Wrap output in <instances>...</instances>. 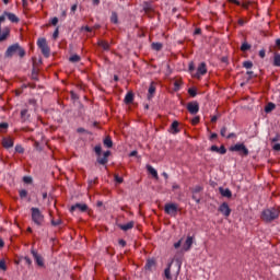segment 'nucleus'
I'll return each mask as SVG.
<instances>
[{"label": "nucleus", "instance_id": "nucleus-45", "mask_svg": "<svg viewBox=\"0 0 280 280\" xmlns=\"http://www.w3.org/2000/svg\"><path fill=\"white\" fill-rule=\"evenodd\" d=\"M219 154H226V149L223 145L219 148Z\"/></svg>", "mask_w": 280, "mask_h": 280}, {"label": "nucleus", "instance_id": "nucleus-36", "mask_svg": "<svg viewBox=\"0 0 280 280\" xmlns=\"http://www.w3.org/2000/svg\"><path fill=\"white\" fill-rule=\"evenodd\" d=\"M61 220L60 219H57V220H51V224H52V226H59V224H61Z\"/></svg>", "mask_w": 280, "mask_h": 280}, {"label": "nucleus", "instance_id": "nucleus-29", "mask_svg": "<svg viewBox=\"0 0 280 280\" xmlns=\"http://www.w3.org/2000/svg\"><path fill=\"white\" fill-rule=\"evenodd\" d=\"M250 49V45L248 43H243L241 46V51H248Z\"/></svg>", "mask_w": 280, "mask_h": 280}, {"label": "nucleus", "instance_id": "nucleus-42", "mask_svg": "<svg viewBox=\"0 0 280 280\" xmlns=\"http://www.w3.org/2000/svg\"><path fill=\"white\" fill-rule=\"evenodd\" d=\"M23 182L26 184H30V183H32V177L25 176V177H23Z\"/></svg>", "mask_w": 280, "mask_h": 280}, {"label": "nucleus", "instance_id": "nucleus-5", "mask_svg": "<svg viewBox=\"0 0 280 280\" xmlns=\"http://www.w3.org/2000/svg\"><path fill=\"white\" fill-rule=\"evenodd\" d=\"M231 152H238L241 156H248V149L244 143H236L230 148Z\"/></svg>", "mask_w": 280, "mask_h": 280}, {"label": "nucleus", "instance_id": "nucleus-8", "mask_svg": "<svg viewBox=\"0 0 280 280\" xmlns=\"http://www.w3.org/2000/svg\"><path fill=\"white\" fill-rule=\"evenodd\" d=\"M187 110L190 113V115H198L200 105H198V102H190L187 104Z\"/></svg>", "mask_w": 280, "mask_h": 280}, {"label": "nucleus", "instance_id": "nucleus-27", "mask_svg": "<svg viewBox=\"0 0 280 280\" xmlns=\"http://www.w3.org/2000/svg\"><path fill=\"white\" fill-rule=\"evenodd\" d=\"M153 266H155L154 260H148L145 265V270H152Z\"/></svg>", "mask_w": 280, "mask_h": 280}, {"label": "nucleus", "instance_id": "nucleus-21", "mask_svg": "<svg viewBox=\"0 0 280 280\" xmlns=\"http://www.w3.org/2000/svg\"><path fill=\"white\" fill-rule=\"evenodd\" d=\"M132 100H135V95H132V93H127V95L125 96V104H132Z\"/></svg>", "mask_w": 280, "mask_h": 280}, {"label": "nucleus", "instance_id": "nucleus-9", "mask_svg": "<svg viewBox=\"0 0 280 280\" xmlns=\"http://www.w3.org/2000/svg\"><path fill=\"white\" fill-rule=\"evenodd\" d=\"M194 245V236H187L185 243L182 246V250L185 253L191 250V246Z\"/></svg>", "mask_w": 280, "mask_h": 280}, {"label": "nucleus", "instance_id": "nucleus-61", "mask_svg": "<svg viewBox=\"0 0 280 280\" xmlns=\"http://www.w3.org/2000/svg\"><path fill=\"white\" fill-rule=\"evenodd\" d=\"M211 121H212V124H215V121H218V116H213V117L211 118Z\"/></svg>", "mask_w": 280, "mask_h": 280}, {"label": "nucleus", "instance_id": "nucleus-1", "mask_svg": "<svg viewBox=\"0 0 280 280\" xmlns=\"http://www.w3.org/2000/svg\"><path fill=\"white\" fill-rule=\"evenodd\" d=\"M279 209L277 208L265 209L261 212V220H264V222H272L273 220H277V218H279Z\"/></svg>", "mask_w": 280, "mask_h": 280}, {"label": "nucleus", "instance_id": "nucleus-17", "mask_svg": "<svg viewBox=\"0 0 280 280\" xmlns=\"http://www.w3.org/2000/svg\"><path fill=\"white\" fill-rule=\"evenodd\" d=\"M219 191L221 194V196H223L224 198H231V196H233V194L231 192V190L229 188H219Z\"/></svg>", "mask_w": 280, "mask_h": 280}, {"label": "nucleus", "instance_id": "nucleus-33", "mask_svg": "<svg viewBox=\"0 0 280 280\" xmlns=\"http://www.w3.org/2000/svg\"><path fill=\"white\" fill-rule=\"evenodd\" d=\"M243 67H245V69H253V62H250V61H244V62H243Z\"/></svg>", "mask_w": 280, "mask_h": 280}, {"label": "nucleus", "instance_id": "nucleus-2", "mask_svg": "<svg viewBox=\"0 0 280 280\" xmlns=\"http://www.w3.org/2000/svg\"><path fill=\"white\" fill-rule=\"evenodd\" d=\"M31 218L37 226H43V223L45 222V215H43V212L38 208H31Z\"/></svg>", "mask_w": 280, "mask_h": 280}, {"label": "nucleus", "instance_id": "nucleus-54", "mask_svg": "<svg viewBox=\"0 0 280 280\" xmlns=\"http://www.w3.org/2000/svg\"><path fill=\"white\" fill-rule=\"evenodd\" d=\"M230 3H235V5H241L240 0H229Z\"/></svg>", "mask_w": 280, "mask_h": 280}, {"label": "nucleus", "instance_id": "nucleus-48", "mask_svg": "<svg viewBox=\"0 0 280 280\" xmlns=\"http://www.w3.org/2000/svg\"><path fill=\"white\" fill-rule=\"evenodd\" d=\"M220 148H218V145H212L211 147V152H218L219 153Z\"/></svg>", "mask_w": 280, "mask_h": 280}, {"label": "nucleus", "instance_id": "nucleus-7", "mask_svg": "<svg viewBox=\"0 0 280 280\" xmlns=\"http://www.w3.org/2000/svg\"><path fill=\"white\" fill-rule=\"evenodd\" d=\"M164 211L165 213H167V215H176V213H178V205L166 203L164 207Z\"/></svg>", "mask_w": 280, "mask_h": 280}, {"label": "nucleus", "instance_id": "nucleus-4", "mask_svg": "<svg viewBox=\"0 0 280 280\" xmlns=\"http://www.w3.org/2000/svg\"><path fill=\"white\" fill-rule=\"evenodd\" d=\"M5 21V16H0V43H3L4 40L10 38V26L1 27V23Z\"/></svg>", "mask_w": 280, "mask_h": 280}, {"label": "nucleus", "instance_id": "nucleus-11", "mask_svg": "<svg viewBox=\"0 0 280 280\" xmlns=\"http://www.w3.org/2000/svg\"><path fill=\"white\" fill-rule=\"evenodd\" d=\"M77 209H79V211L84 212L88 211L89 206H86V203H75L70 208L71 213H73V211H77Z\"/></svg>", "mask_w": 280, "mask_h": 280}, {"label": "nucleus", "instance_id": "nucleus-53", "mask_svg": "<svg viewBox=\"0 0 280 280\" xmlns=\"http://www.w3.org/2000/svg\"><path fill=\"white\" fill-rule=\"evenodd\" d=\"M118 244H119V246H122V248H124V246H126V241L119 240V241H118Z\"/></svg>", "mask_w": 280, "mask_h": 280}, {"label": "nucleus", "instance_id": "nucleus-10", "mask_svg": "<svg viewBox=\"0 0 280 280\" xmlns=\"http://www.w3.org/2000/svg\"><path fill=\"white\" fill-rule=\"evenodd\" d=\"M219 211L220 213H222V215H224L225 218H229V215H231V208L229 207V203L223 202L220 207H219Z\"/></svg>", "mask_w": 280, "mask_h": 280}, {"label": "nucleus", "instance_id": "nucleus-52", "mask_svg": "<svg viewBox=\"0 0 280 280\" xmlns=\"http://www.w3.org/2000/svg\"><path fill=\"white\" fill-rule=\"evenodd\" d=\"M58 34H59V31H58V28H56V31L54 32V34H52V38H58Z\"/></svg>", "mask_w": 280, "mask_h": 280}, {"label": "nucleus", "instance_id": "nucleus-50", "mask_svg": "<svg viewBox=\"0 0 280 280\" xmlns=\"http://www.w3.org/2000/svg\"><path fill=\"white\" fill-rule=\"evenodd\" d=\"M273 150H276V152H280V143H276L273 145Z\"/></svg>", "mask_w": 280, "mask_h": 280}, {"label": "nucleus", "instance_id": "nucleus-25", "mask_svg": "<svg viewBox=\"0 0 280 280\" xmlns=\"http://www.w3.org/2000/svg\"><path fill=\"white\" fill-rule=\"evenodd\" d=\"M104 145H106V148H113V140L110 139V137H106L104 139Z\"/></svg>", "mask_w": 280, "mask_h": 280}, {"label": "nucleus", "instance_id": "nucleus-41", "mask_svg": "<svg viewBox=\"0 0 280 280\" xmlns=\"http://www.w3.org/2000/svg\"><path fill=\"white\" fill-rule=\"evenodd\" d=\"M94 151L96 152V154H102V147L101 145H96L95 148H94Z\"/></svg>", "mask_w": 280, "mask_h": 280}, {"label": "nucleus", "instance_id": "nucleus-40", "mask_svg": "<svg viewBox=\"0 0 280 280\" xmlns=\"http://www.w3.org/2000/svg\"><path fill=\"white\" fill-rule=\"evenodd\" d=\"M115 180L116 183L121 184L124 183V177H119V175H115Z\"/></svg>", "mask_w": 280, "mask_h": 280}, {"label": "nucleus", "instance_id": "nucleus-38", "mask_svg": "<svg viewBox=\"0 0 280 280\" xmlns=\"http://www.w3.org/2000/svg\"><path fill=\"white\" fill-rule=\"evenodd\" d=\"M0 270H8V267L5 266V260H0Z\"/></svg>", "mask_w": 280, "mask_h": 280}, {"label": "nucleus", "instance_id": "nucleus-49", "mask_svg": "<svg viewBox=\"0 0 280 280\" xmlns=\"http://www.w3.org/2000/svg\"><path fill=\"white\" fill-rule=\"evenodd\" d=\"M200 122V117H195L192 119V125L196 126V124H199Z\"/></svg>", "mask_w": 280, "mask_h": 280}, {"label": "nucleus", "instance_id": "nucleus-22", "mask_svg": "<svg viewBox=\"0 0 280 280\" xmlns=\"http://www.w3.org/2000/svg\"><path fill=\"white\" fill-rule=\"evenodd\" d=\"M171 130H172L173 135L178 133V121L175 120L172 122Z\"/></svg>", "mask_w": 280, "mask_h": 280}, {"label": "nucleus", "instance_id": "nucleus-30", "mask_svg": "<svg viewBox=\"0 0 280 280\" xmlns=\"http://www.w3.org/2000/svg\"><path fill=\"white\" fill-rule=\"evenodd\" d=\"M97 161H98V163L101 165H106L108 163V159H106L104 156L103 158H98Z\"/></svg>", "mask_w": 280, "mask_h": 280}, {"label": "nucleus", "instance_id": "nucleus-13", "mask_svg": "<svg viewBox=\"0 0 280 280\" xmlns=\"http://www.w3.org/2000/svg\"><path fill=\"white\" fill-rule=\"evenodd\" d=\"M207 73V63L201 62L198 66L196 78H200L201 75H205Z\"/></svg>", "mask_w": 280, "mask_h": 280}, {"label": "nucleus", "instance_id": "nucleus-56", "mask_svg": "<svg viewBox=\"0 0 280 280\" xmlns=\"http://www.w3.org/2000/svg\"><path fill=\"white\" fill-rule=\"evenodd\" d=\"M173 190L180 189V186L178 184H173Z\"/></svg>", "mask_w": 280, "mask_h": 280}, {"label": "nucleus", "instance_id": "nucleus-43", "mask_svg": "<svg viewBox=\"0 0 280 280\" xmlns=\"http://www.w3.org/2000/svg\"><path fill=\"white\" fill-rule=\"evenodd\" d=\"M182 244H183V238L179 240L177 243H174V248H180Z\"/></svg>", "mask_w": 280, "mask_h": 280}, {"label": "nucleus", "instance_id": "nucleus-31", "mask_svg": "<svg viewBox=\"0 0 280 280\" xmlns=\"http://www.w3.org/2000/svg\"><path fill=\"white\" fill-rule=\"evenodd\" d=\"M70 62H80V56L73 55L70 57Z\"/></svg>", "mask_w": 280, "mask_h": 280}, {"label": "nucleus", "instance_id": "nucleus-62", "mask_svg": "<svg viewBox=\"0 0 280 280\" xmlns=\"http://www.w3.org/2000/svg\"><path fill=\"white\" fill-rule=\"evenodd\" d=\"M246 22L242 19L238 20V25H244Z\"/></svg>", "mask_w": 280, "mask_h": 280}, {"label": "nucleus", "instance_id": "nucleus-6", "mask_svg": "<svg viewBox=\"0 0 280 280\" xmlns=\"http://www.w3.org/2000/svg\"><path fill=\"white\" fill-rule=\"evenodd\" d=\"M37 46L42 50V54L46 57L49 58V46L47 45V39L46 38H40L37 40Z\"/></svg>", "mask_w": 280, "mask_h": 280}, {"label": "nucleus", "instance_id": "nucleus-44", "mask_svg": "<svg viewBox=\"0 0 280 280\" xmlns=\"http://www.w3.org/2000/svg\"><path fill=\"white\" fill-rule=\"evenodd\" d=\"M221 137H226V127H223L220 131Z\"/></svg>", "mask_w": 280, "mask_h": 280}, {"label": "nucleus", "instance_id": "nucleus-34", "mask_svg": "<svg viewBox=\"0 0 280 280\" xmlns=\"http://www.w3.org/2000/svg\"><path fill=\"white\" fill-rule=\"evenodd\" d=\"M164 275L167 279H172V271H171L170 267L165 269Z\"/></svg>", "mask_w": 280, "mask_h": 280}, {"label": "nucleus", "instance_id": "nucleus-26", "mask_svg": "<svg viewBox=\"0 0 280 280\" xmlns=\"http://www.w3.org/2000/svg\"><path fill=\"white\" fill-rule=\"evenodd\" d=\"M273 65H275V67H280V55L279 54L275 55Z\"/></svg>", "mask_w": 280, "mask_h": 280}, {"label": "nucleus", "instance_id": "nucleus-63", "mask_svg": "<svg viewBox=\"0 0 280 280\" xmlns=\"http://www.w3.org/2000/svg\"><path fill=\"white\" fill-rule=\"evenodd\" d=\"M129 156H137V151H132Z\"/></svg>", "mask_w": 280, "mask_h": 280}, {"label": "nucleus", "instance_id": "nucleus-16", "mask_svg": "<svg viewBox=\"0 0 280 280\" xmlns=\"http://www.w3.org/2000/svg\"><path fill=\"white\" fill-rule=\"evenodd\" d=\"M121 231H130V229H135V221H130L126 224L118 225Z\"/></svg>", "mask_w": 280, "mask_h": 280}, {"label": "nucleus", "instance_id": "nucleus-32", "mask_svg": "<svg viewBox=\"0 0 280 280\" xmlns=\"http://www.w3.org/2000/svg\"><path fill=\"white\" fill-rule=\"evenodd\" d=\"M110 21H112V23H115V24L118 23V18H117V14L115 12L112 13Z\"/></svg>", "mask_w": 280, "mask_h": 280}, {"label": "nucleus", "instance_id": "nucleus-60", "mask_svg": "<svg viewBox=\"0 0 280 280\" xmlns=\"http://www.w3.org/2000/svg\"><path fill=\"white\" fill-rule=\"evenodd\" d=\"M75 10H78V4L71 7V12H75Z\"/></svg>", "mask_w": 280, "mask_h": 280}, {"label": "nucleus", "instance_id": "nucleus-3", "mask_svg": "<svg viewBox=\"0 0 280 280\" xmlns=\"http://www.w3.org/2000/svg\"><path fill=\"white\" fill-rule=\"evenodd\" d=\"M15 54H18L20 58H23V56H25V50L19 44H14L7 49L5 58H12Z\"/></svg>", "mask_w": 280, "mask_h": 280}, {"label": "nucleus", "instance_id": "nucleus-51", "mask_svg": "<svg viewBox=\"0 0 280 280\" xmlns=\"http://www.w3.org/2000/svg\"><path fill=\"white\" fill-rule=\"evenodd\" d=\"M51 25H58V18H52Z\"/></svg>", "mask_w": 280, "mask_h": 280}, {"label": "nucleus", "instance_id": "nucleus-18", "mask_svg": "<svg viewBox=\"0 0 280 280\" xmlns=\"http://www.w3.org/2000/svg\"><path fill=\"white\" fill-rule=\"evenodd\" d=\"M98 47H102V49H104L105 51H108L110 49V44H108V42L105 40H98Z\"/></svg>", "mask_w": 280, "mask_h": 280}, {"label": "nucleus", "instance_id": "nucleus-23", "mask_svg": "<svg viewBox=\"0 0 280 280\" xmlns=\"http://www.w3.org/2000/svg\"><path fill=\"white\" fill-rule=\"evenodd\" d=\"M276 105L275 103H268L265 107V113H272V110H275Z\"/></svg>", "mask_w": 280, "mask_h": 280}, {"label": "nucleus", "instance_id": "nucleus-46", "mask_svg": "<svg viewBox=\"0 0 280 280\" xmlns=\"http://www.w3.org/2000/svg\"><path fill=\"white\" fill-rule=\"evenodd\" d=\"M202 188L200 186H196L194 189H192V194H199V191L201 190Z\"/></svg>", "mask_w": 280, "mask_h": 280}, {"label": "nucleus", "instance_id": "nucleus-57", "mask_svg": "<svg viewBox=\"0 0 280 280\" xmlns=\"http://www.w3.org/2000/svg\"><path fill=\"white\" fill-rule=\"evenodd\" d=\"M109 156H110V151H107V152L104 153L103 158L108 159Z\"/></svg>", "mask_w": 280, "mask_h": 280}, {"label": "nucleus", "instance_id": "nucleus-64", "mask_svg": "<svg viewBox=\"0 0 280 280\" xmlns=\"http://www.w3.org/2000/svg\"><path fill=\"white\" fill-rule=\"evenodd\" d=\"M276 45H277V47H280V39L276 40Z\"/></svg>", "mask_w": 280, "mask_h": 280}, {"label": "nucleus", "instance_id": "nucleus-37", "mask_svg": "<svg viewBox=\"0 0 280 280\" xmlns=\"http://www.w3.org/2000/svg\"><path fill=\"white\" fill-rule=\"evenodd\" d=\"M20 198H27V190L25 189L20 190Z\"/></svg>", "mask_w": 280, "mask_h": 280}, {"label": "nucleus", "instance_id": "nucleus-19", "mask_svg": "<svg viewBox=\"0 0 280 280\" xmlns=\"http://www.w3.org/2000/svg\"><path fill=\"white\" fill-rule=\"evenodd\" d=\"M154 93H156V88L154 84H151L149 88L148 100H152V97H154Z\"/></svg>", "mask_w": 280, "mask_h": 280}, {"label": "nucleus", "instance_id": "nucleus-35", "mask_svg": "<svg viewBox=\"0 0 280 280\" xmlns=\"http://www.w3.org/2000/svg\"><path fill=\"white\" fill-rule=\"evenodd\" d=\"M188 93H189V95H190L191 97H196V95H197L196 89H194V88H190V89L188 90Z\"/></svg>", "mask_w": 280, "mask_h": 280}, {"label": "nucleus", "instance_id": "nucleus-28", "mask_svg": "<svg viewBox=\"0 0 280 280\" xmlns=\"http://www.w3.org/2000/svg\"><path fill=\"white\" fill-rule=\"evenodd\" d=\"M30 3H33L32 0H22V5L24 8V10H27V8H30Z\"/></svg>", "mask_w": 280, "mask_h": 280}, {"label": "nucleus", "instance_id": "nucleus-55", "mask_svg": "<svg viewBox=\"0 0 280 280\" xmlns=\"http://www.w3.org/2000/svg\"><path fill=\"white\" fill-rule=\"evenodd\" d=\"M259 56H260V58H266V51L260 50V51H259Z\"/></svg>", "mask_w": 280, "mask_h": 280}, {"label": "nucleus", "instance_id": "nucleus-14", "mask_svg": "<svg viewBox=\"0 0 280 280\" xmlns=\"http://www.w3.org/2000/svg\"><path fill=\"white\" fill-rule=\"evenodd\" d=\"M32 255L37 264V266H45V262L43 260V257L40 255H38V253H36V250L32 249Z\"/></svg>", "mask_w": 280, "mask_h": 280}, {"label": "nucleus", "instance_id": "nucleus-12", "mask_svg": "<svg viewBox=\"0 0 280 280\" xmlns=\"http://www.w3.org/2000/svg\"><path fill=\"white\" fill-rule=\"evenodd\" d=\"M0 16H4V21H5V19H9L11 21V23H19V16H16V14H14V13L4 12Z\"/></svg>", "mask_w": 280, "mask_h": 280}, {"label": "nucleus", "instance_id": "nucleus-59", "mask_svg": "<svg viewBox=\"0 0 280 280\" xmlns=\"http://www.w3.org/2000/svg\"><path fill=\"white\" fill-rule=\"evenodd\" d=\"M194 69H195L194 62H190L189 63V71H194Z\"/></svg>", "mask_w": 280, "mask_h": 280}, {"label": "nucleus", "instance_id": "nucleus-39", "mask_svg": "<svg viewBox=\"0 0 280 280\" xmlns=\"http://www.w3.org/2000/svg\"><path fill=\"white\" fill-rule=\"evenodd\" d=\"M180 84H183L182 81H175L174 82L175 91H178V89H180Z\"/></svg>", "mask_w": 280, "mask_h": 280}, {"label": "nucleus", "instance_id": "nucleus-24", "mask_svg": "<svg viewBox=\"0 0 280 280\" xmlns=\"http://www.w3.org/2000/svg\"><path fill=\"white\" fill-rule=\"evenodd\" d=\"M152 49H154L155 51H161L163 49V44H161V43H153L152 44Z\"/></svg>", "mask_w": 280, "mask_h": 280}, {"label": "nucleus", "instance_id": "nucleus-20", "mask_svg": "<svg viewBox=\"0 0 280 280\" xmlns=\"http://www.w3.org/2000/svg\"><path fill=\"white\" fill-rule=\"evenodd\" d=\"M147 170L153 176V178H159V173L154 170V167L148 165Z\"/></svg>", "mask_w": 280, "mask_h": 280}, {"label": "nucleus", "instance_id": "nucleus-58", "mask_svg": "<svg viewBox=\"0 0 280 280\" xmlns=\"http://www.w3.org/2000/svg\"><path fill=\"white\" fill-rule=\"evenodd\" d=\"M0 128H8V122H1Z\"/></svg>", "mask_w": 280, "mask_h": 280}, {"label": "nucleus", "instance_id": "nucleus-15", "mask_svg": "<svg viewBox=\"0 0 280 280\" xmlns=\"http://www.w3.org/2000/svg\"><path fill=\"white\" fill-rule=\"evenodd\" d=\"M3 148H13L14 147V140L12 138H3L2 140Z\"/></svg>", "mask_w": 280, "mask_h": 280}, {"label": "nucleus", "instance_id": "nucleus-47", "mask_svg": "<svg viewBox=\"0 0 280 280\" xmlns=\"http://www.w3.org/2000/svg\"><path fill=\"white\" fill-rule=\"evenodd\" d=\"M15 151L19 152V154H23L24 149L23 147H15Z\"/></svg>", "mask_w": 280, "mask_h": 280}]
</instances>
